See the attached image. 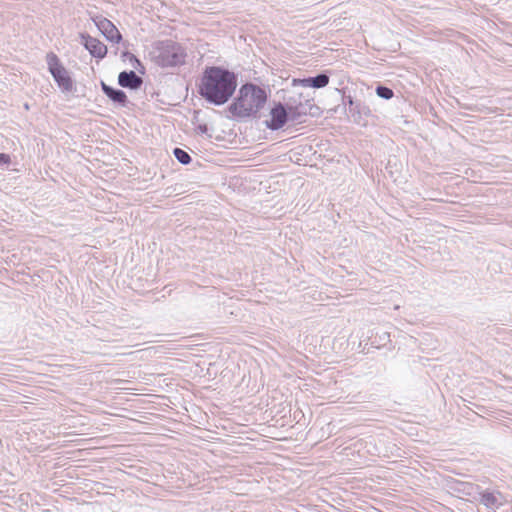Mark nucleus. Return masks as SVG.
Returning <instances> with one entry per match:
<instances>
[{
	"instance_id": "f257e3e1",
	"label": "nucleus",
	"mask_w": 512,
	"mask_h": 512,
	"mask_svg": "<svg viewBox=\"0 0 512 512\" xmlns=\"http://www.w3.org/2000/svg\"><path fill=\"white\" fill-rule=\"evenodd\" d=\"M236 89L235 75L220 67L207 68L202 78L200 94L215 105L228 101Z\"/></svg>"
},
{
	"instance_id": "f03ea898",
	"label": "nucleus",
	"mask_w": 512,
	"mask_h": 512,
	"mask_svg": "<svg viewBox=\"0 0 512 512\" xmlns=\"http://www.w3.org/2000/svg\"><path fill=\"white\" fill-rule=\"evenodd\" d=\"M266 99V93L262 88L254 84H245L240 88L239 95L229 110L235 116L249 117L258 113Z\"/></svg>"
},
{
	"instance_id": "7ed1b4c3",
	"label": "nucleus",
	"mask_w": 512,
	"mask_h": 512,
	"mask_svg": "<svg viewBox=\"0 0 512 512\" xmlns=\"http://www.w3.org/2000/svg\"><path fill=\"white\" fill-rule=\"evenodd\" d=\"M157 52V62L163 67L180 65L185 59L183 48L173 41L161 42Z\"/></svg>"
},
{
	"instance_id": "20e7f679",
	"label": "nucleus",
	"mask_w": 512,
	"mask_h": 512,
	"mask_svg": "<svg viewBox=\"0 0 512 512\" xmlns=\"http://www.w3.org/2000/svg\"><path fill=\"white\" fill-rule=\"evenodd\" d=\"M47 65L58 86L63 91H71L73 87L72 80L67 70L62 66L58 57L54 53H49L47 55Z\"/></svg>"
},
{
	"instance_id": "39448f33",
	"label": "nucleus",
	"mask_w": 512,
	"mask_h": 512,
	"mask_svg": "<svg viewBox=\"0 0 512 512\" xmlns=\"http://www.w3.org/2000/svg\"><path fill=\"white\" fill-rule=\"evenodd\" d=\"M95 24L99 31L105 36V38L111 43H119L122 36L117 27L107 18L99 17L96 18Z\"/></svg>"
},
{
	"instance_id": "423d86ee",
	"label": "nucleus",
	"mask_w": 512,
	"mask_h": 512,
	"mask_svg": "<svg viewBox=\"0 0 512 512\" xmlns=\"http://www.w3.org/2000/svg\"><path fill=\"white\" fill-rule=\"evenodd\" d=\"M479 502L487 509L496 511L504 503V497L497 491H482L479 493Z\"/></svg>"
},
{
	"instance_id": "0eeeda50",
	"label": "nucleus",
	"mask_w": 512,
	"mask_h": 512,
	"mask_svg": "<svg viewBox=\"0 0 512 512\" xmlns=\"http://www.w3.org/2000/svg\"><path fill=\"white\" fill-rule=\"evenodd\" d=\"M84 47L90 52L93 57L104 58L107 54V47L98 39L89 35L81 34Z\"/></svg>"
},
{
	"instance_id": "6e6552de",
	"label": "nucleus",
	"mask_w": 512,
	"mask_h": 512,
	"mask_svg": "<svg viewBox=\"0 0 512 512\" xmlns=\"http://www.w3.org/2000/svg\"><path fill=\"white\" fill-rule=\"evenodd\" d=\"M270 115L271 119L267 121V127L271 130H278L287 122V111L280 103L271 110Z\"/></svg>"
},
{
	"instance_id": "1a4fd4ad",
	"label": "nucleus",
	"mask_w": 512,
	"mask_h": 512,
	"mask_svg": "<svg viewBox=\"0 0 512 512\" xmlns=\"http://www.w3.org/2000/svg\"><path fill=\"white\" fill-rule=\"evenodd\" d=\"M118 83L124 88L138 89L143 81L134 71H122L118 75Z\"/></svg>"
},
{
	"instance_id": "9d476101",
	"label": "nucleus",
	"mask_w": 512,
	"mask_h": 512,
	"mask_svg": "<svg viewBox=\"0 0 512 512\" xmlns=\"http://www.w3.org/2000/svg\"><path fill=\"white\" fill-rule=\"evenodd\" d=\"M101 88L103 93L114 103H117L121 106H125L127 103V96L124 91L120 89H115L104 82H101Z\"/></svg>"
},
{
	"instance_id": "9b49d317",
	"label": "nucleus",
	"mask_w": 512,
	"mask_h": 512,
	"mask_svg": "<svg viewBox=\"0 0 512 512\" xmlns=\"http://www.w3.org/2000/svg\"><path fill=\"white\" fill-rule=\"evenodd\" d=\"M348 113L353 118L354 122L360 123L362 115H368L370 110L367 106L358 101L353 107H349Z\"/></svg>"
},
{
	"instance_id": "f8f14e48",
	"label": "nucleus",
	"mask_w": 512,
	"mask_h": 512,
	"mask_svg": "<svg viewBox=\"0 0 512 512\" xmlns=\"http://www.w3.org/2000/svg\"><path fill=\"white\" fill-rule=\"evenodd\" d=\"M329 83V76L325 73L318 74L315 77H312L311 87L312 88H324Z\"/></svg>"
},
{
	"instance_id": "ddd939ff",
	"label": "nucleus",
	"mask_w": 512,
	"mask_h": 512,
	"mask_svg": "<svg viewBox=\"0 0 512 512\" xmlns=\"http://www.w3.org/2000/svg\"><path fill=\"white\" fill-rule=\"evenodd\" d=\"M173 154L181 164L187 165L191 162L190 155L181 148H175Z\"/></svg>"
},
{
	"instance_id": "4468645a",
	"label": "nucleus",
	"mask_w": 512,
	"mask_h": 512,
	"mask_svg": "<svg viewBox=\"0 0 512 512\" xmlns=\"http://www.w3.org/2000/svg\"><path fill=\"white\" fill-rule=\"evenodd\" d=\"M376 94L383 99L389 100L393 97L394 93L392 89L385 86H378L376 88Z\"/></svg>"
},
{
	"instance_id": "2eb2a0df",
	"label": "nucleus",
	"mask_w": 512,
	"mask_h": 512,
	"mask_svg": "<svg viewBox=\"0 0 512 512\" xmlns=\"http://www.w3.org/2000/svg\"><path fill=\"white\" fill-rule=\"evenodd\" d=\"M312 77L304 78V79H294V85H301L303 87H311Z\"/></svg>"
},
{
	"instance_id": "dca6fc26",
	"label": "nucleus",
	"mask_w": 512,
	"mask_h": 512,
	"mask_svg": "<svg viewBox=\"0 0 512 512\" xmlns=\"http://www.w3.org/2000/svg\"><path fill=\"white\" fill-rule=\"evenodd\" d=\"M10 161V156L8 154L0 153V166L7 165Z\"/></svg>"
},
{
	"instance_id": "f3484780",
	"label": "nucleus",
	"mask_w": 512,
	"mask_h": 512,
	"mask_svg": "<svg viewBox=\"0 0 512 512\" xmlns=\"http://www.w3.org/2000/svg\"><path fill=\"white\" fill-rule=\"evenodd\" d=\"M349 107H353L358 101H354L351 96L346 97Z\"/></svg>"
},
{
	"instance_id": "a211bd4d",
	"label": "nucleus",
	"mask_w": 512,
	"mask_h": 512,
	"mask_svg": "<svg viewBox=\"0 0 512 512\" xmlns=\"http://www.w3.org/2000/svg\"><path fill=\"white\" fill-rule=\"evenodd\" d=\"M199 128L201 129V131H205L206 130V126H204V127L199 126Z\"/></svg>"
}]
</instances>
